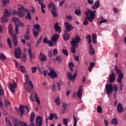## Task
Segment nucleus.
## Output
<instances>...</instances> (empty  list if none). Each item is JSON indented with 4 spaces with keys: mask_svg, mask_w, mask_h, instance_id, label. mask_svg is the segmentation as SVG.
<instances>
[{
    "mask_svg": "<svg viewBox=\"0 0 126 126\" xmlns=\"http://www.w3.org/2000/svg\"><path fill=\"white\" fill-rule=\"evenodd\" d=\"M100 7V1L97 0L96 2H95L94 3L92 6L93 9H97Z\"/></svg>",
    "mask_w": 126,
    "mask_h": 126,
    "instance_id": "18",
    "label": "nucleus"
},
{
    "mask_svg": "<svg viewBox=\"0 0 126 126\" xmlns=\"http://www.w3.org/2000/svg\"><path fill=\"white\" fill-rule=\"evenodd\" d=\"M13 123L14 126H28L27 124H26L24 122H21L16 119L13 120Z\"/></svg>",
    "mask_w": 126,
    "mask_h": 126,
    "instance_id": "8",
    "label": "nucleus"
},
{
    "mask_svg": "<svg viewBox=\"0 0 126 126\" xmlns=\"http://www.w3.org/2000/svg\"><path fill=\"white\" fill-rule=\"evenodd\" d=\"M92 41L94 44L97 43V35L95 33H94L92 35Z\"/></svg>",
    "mask_w": 126,
    "mask_h": 126,
    "instance_id": "29",
    "label": "nucleus"
},
{
    "mask_svg": "<svg viewBox=\"0 0 126 126\" xmlns=\"http://www.w3.org/2000/svg\"><path fill=\"white\" fill-rule=\"evenodd\" d=\"M26 19H29V20H31V14H30V13H28L27 15L26 16Z\"/></svg>",
    "mask_w": 126,
    "mask_h": 126,
    "instance_id": "53",
    "label": "nucleus"
},
{
    "mask_svg": "<svg viewBox=\"0 0 126 126\" xmlns=\"http://www.w3.org/2000/svg\"><path fill=\"white\" fill-rule=\"evenodd\" d=\"M124 77V75H119L117 79V82H118V83H122V81H123V78Z\"/></svg>",
    "mask_w": 126,
    "mask_h": 126,
    "instance_id": "28",
    "label": "nucleus"
},
{
    "mask_svg": "<svg viewBox=\"0 0 126 126\" xmlns=\"http://www.w3.org/2000/svg\"><path fill=\"white\" fill-rule=\"evenodd\" d=\"M49 76L51 77V78H56V77H58V74L55 71V69H52L50 70V72L48 73Z\"/></svg>",
    "mask_w": 126,
    "mask_h": 126,
    "instance_id": "11",
    "label": "nucleus"
},
{
    "mask_svg": "<svg viewBox=\"0 0 126 126\" xmlns=\"http://www.w3.org/2000/svg\"><path fill=\"white\" fill-rule=\"evenodd\" d=\"M95 66V63H91L90 67H88L89 71L91 72L92 71V69H93V67Z\"/></svg>",
    "mask_w": 126,
    "mask_h": 126,
    "instance_id": "38",
    "label": "nucleus"
},
{
    "mask_svg": "<svg viewBox=\"0 0 126 126\" xmlns=\"http://www.w3.org/2000/svg\"><path fill=\"white\" fill-rule=\"evenodd\" d=\"M59 38H60V35H59L58 33H55L52 36L51 40L53 41L54 43H56V42L59 40Z\"/></svg>",
    "mask_w": 126,
    "mask_h": 126,
    "instance_id": "17",
    "label": "nucleus"
},
{
    "mask_svg": "<svg viewBox=\"0 0 126 126\" xmlns=\"http://www.w3.org/2000/svg\"><path fill=\"white\" fill-rule=\"evenodd\" d=\"M26 59H27V55L24 53L22 56V60L23 63H25V62H26Z\"/></svg>",
    "mask_w": 126,
    "mask_h": 126,
    "instance_id": "39",
    "label": "nucleus"
},
{
    "mask_svg": "<svg viewBox=\"0 0 126 126\" xmlns=\"http://www.w3.org/2000/svg\"><path fill=\"white\" fill-rule=\"evenodd\" d=\"M63 38L65 41L69 40V34H68V33H64Z\"/></svg>",
    "mask_w": 126,
    "mask_h": 126,
    "instance_id": "37",
    "label": "nucleus"
},
{
    "mask_svg": "<svg viewBox=\"0 0 126 126\" xmlns=\"http://www.w3.org/2000/svg\"><path fill=\"white\" fill-rule=\"evenodd\" d=\"M13 28H12V25L10 24L9 25V28H8V31H9V33L10 34V37H12L15 35V34H14L13 32Z\"/></svg>",
    "mask_w": 126,
    "mask_h": 126,
    "instance_id": "20",
    "label": "nucleus"
},
{
    "mask_svg": "<svg viewBox=\"0 0 126 126\" xmlns=\"http://www.w3.org/2000/svg\"><path fill=\"white\" fill-rule=\"evenodd\" d=\"M10 0H1L3 6H6L9 3Z\"/></svg>",
    "mask_w": 126,
    "mask_h": 126,
    "instance_id": "35",
    "label": "nucleus"
},
{
    "mask_svg": "<svg viewBox=\"0 0 126 126\" xmlns=\"http://www.w3.org/2000/svg\"><path fill=\"white\" fill-rule=\"evenodd\" d=\"M74 13L76 15H80V14H81V11L78 9H76L74 11Z\"/></svg>",
    "mask_w": 126,
    "mask_h": 126,
    "instance_id": "50",
    "label": "nucleus"
},
{
    "mask_svg": "<svg viewBox=\"0 0 126 126\" xmlns=\"http://www.w3.org/2000/svg\"><path fill=\"white\" fill-rule=\"evenodd\" d=\"M48 70H45L43 71V72H42V73H43V74H44V76H47V75H48Z\"/></svg>",
    "mask_w": 126,
    "mask_h": 126,
    "instance_id": "64",
    "label": "nucleus"
},
{
    "mask_svg": "<svg viewBox=\"0 0 126 126\" xmlns=\"http://www.w3.org/2000/svg\"><path fill=\"white\" fill-rule=\"evenodd\" d=\"M4 16H5L6 17H9L10 15H11V12L8 11V9H5L4 11Z\"/></svg>",
    "mask_w": 126,
    "mask_h": 126,
    "instance_id": "26",
    "label": "nucleus"
},
{
    "mask_svg": "<svg viewBox=\"0 0 126 126\" xmlns=\"http://www.w3.org/2000/svg\"><path fill=\"white\" fill-rule=\"evenodd\" d=\"M70 50H71V52L72 53V54H74V53H75V52H76V49H75V47H71L70 48Z\"/></svg>",
    "mask_w": 126,
    "mask_h": 126,
    "instance_id": "56",
    "label": "nucleus"
},
{
    "mask_svg": "<svg viewBox=\"0 0 126 126\" xmlns=\"http://www.w3.org/2000/svg\"><path fill=\"white\" fill-rule=\"evenodd\" d=\"M19 110L21 113V117H23V114H24V107L23 105L19 107Z\"/></svg>",
    "mask_w": 126,
    "mask_h": 126,
    "instance_id": "32",
    "label": "nucleus"
},
{
    "mask_svg": "<svg viewBox=\"0 0 126 126\" xmlns=\"http://www.w3.org/2000/svg\"><path fill=\"white\" fill-rule=\"evenodd\" d=\"M17 87V84L15 81L13 82V84H9L8 85V88L9 90L12 92V93H14L15 92V88Z\"/></svg>",
    "mask_w": 126,
    "mask_h": 126,
    "instance_id": "6",
    "label": "nucleus"
},
{
    "mask_svg": "<svg viewBox=\"0 0 126 126\" xmlns=\"http://www.w3.org/2000/svg\"><path fill=\"white\" fill-rule=\"evenodd\" d=\"M54 114H53V113L50 114L48 118V119L50 121H53V120H54Z\"/></svg>",
    "mask_w": 126,
    "mask_h": 126,
    "instance_id": "54",
    "label": "nucleus"
},
{
    "mask_svg": "<svg viewBox=\"0 0 126 126\" xmlns=\"http://www.w3.org/2000/svg\"><path fill=\"white\" fill-rule=\"evenodd\" d=\"M4 104H5V106L7 107L8 106H10V102H9V100H8L6 99H4Z\"/></svg>",
    "mask_w": 126,
    "mask_h": 126,
    "instance_id": "45",
    "label": "nucleus"
},
{
    "mask_svg": "<svg viewBox=\"0 0 126 126\" xmlns=\"http://www.w3.org/2000/svg\"><path fill=\"white\" fill-rule=\"evenodd\" d=\"M97 111L98 113L101 114V113H102V107H101L100 105L98 106L97 108Z\"/></svg>",
    "mask_w": 126,
    "mask_h": 126,
    "instance_id": "51",
    "label": "nucleus"
},
{
    "mask_svg": "<svg viewBox=\"0 0 126 126\" xmlns=\"http://www.w3.org/2000/svg\"><path fill=\"white\" fill-rule=\"evenodd\" d=\"M63 124L65 126H68L67 124H68V120L66 119H63Z\"/></svg>",
    "mask_w": 126,
    "mask_h": 126,
    "instance_id": "49",
    "label": "nucleus"
},
{
    "mask_svg": "<svg viewBox=\"0 0 126 126\" xmlns=\"http://www.w3.org/2000/svg\"><path fill=\"white\" fill-rule=\"evenodd\" d=\"M48 7L49 9H51L52 13L54 17H57L58 16V13H57V7L54 4L53 2H51L48 5Z\"/></svg>",
    "mask_w": 126,
    "mask_h": 126,
    "instance_id": "5",
    "label": "nucleus"
},
{
    "mask_svg": "<svg viewBox=\"0 0 126 126\" xmlns=\"http://www.w3.org/2000/svg\"><path fill=\"white\" fill-rule=\"evenodd\" d=\"M15 25V32L17 34V35H19V31L18 30V26H21V27H23L24 26V24L22 23V22H20L19 21V22H18V24H16Z\"/></svg>",
    "mask_w": 126,
    "mask_h": 126,
    "instance_id": "13",
    "label": "nucleus"
},
{
    "mask_svg": "<svg viewBox=\"0 0 126 126\" xmlns=\"http://www.w3.org/2000/svg\"><path fill=\"white\" fill-rule=\"evenodd\" d=\"M116 72L117 73H118V74H119V75H121V74L123 75V72H122V70L121 69L117 70Z\"/></svg>",
    "mask_w": 126,
    "mask_h": 126,
    "instance_id": "61",
    "label": "nucleus"
},
{
    "mask_svg": "<svg viewBox=\"0 0 126 126\" xmlns=\"http://www.w3.org/2000/svg\"><path fill=\"white\" fill-rule=\"evenodd\" d=\"M105 88L107 91V94L109 97H110L109 95L110 94H112V93L113 92V85L112 84H106L105 86Z\"/></svg>",
    "mask_w": 126,
    "mask_h": 126,
    "instance_id": "7",
    "label": "nucleus"
},
{
    "mask_svg": "<svg viewBox=\"0 0 126 126\" xmlns=\"http://www.w3.org/2000/svg\"><path fill=\"white\" fill-rule=\"evenodd\" d=\"M68 66L71 71H73V66H74V64H73L72 62H71L68 64Z\"/></svg>",
    "mask_w": 126,
    "mask_h": 126,
    "instance_id": "42",
    "label": "nucleus"
},
{
    "mask_svg": "<svg viewBox=\"0 0 126 126\" xmlns=\"http://www.w3.org/2000/svg\"><path fill=\"white\" fill-rule=\"evenodd\" d=\"M77 76V75L76 74V73H75L73 75L72 73L70 72H68L67 73L68 79H69V80H71L72 82H74V80H75V77H76Z\"/></svg>",
    "mask_w": 126,
    "mask_h": 126,
    "instance_id": "9",
    "label": "nucleus"
},
{
    "mask_svg": "<svg viewBox=\"0 0 126 126\" xmlns=\"http://www.w3.org/2000/svg\"><path fill=\"white\" fill-rule=\"evenodd\" d=\"M55 104L57 106H60L61 105V99L60 97H58L55 99Z\"/></svg>",
    "mask_w": 126,
    "mask_h": 126,
    "instance_id": "33",
    "label": "nucleus"
},
{
    "mask_svg": "<svg viewBox=\"0 0 126 126\" xmlns=\"http://www.w3.org/2000/svg\"><path fill=\"white\" fill-rule=\"evenodd\" d=\"M1 21L2 23H5V22L8 21V19H7V17L3 15L1 18Z\"/></svg>",
    "mask_w": 126,
    "mask_h": 126,
    "instance_id": "30",
    "label": "nucleus"
},
{
    "mask_svg": "<svg viewBox=\"0 0 126 126\" xmlns=\"http://www.w3.org/2000/svg\"><path fill=\"white\" fill-rule=\"evenodd\" d=\"M66 19L67 21H70L72 19V16L71 15H67L66 16Z\"/></svg>",
    "mask_w": 126,
    "mask_h": 126,
    "instance_id": "55",
    "label": "nucleus"
},
{
    "mask_svg": "<svg viewBox=\"0 0 126 126\" xmlns=\"http://www.w3.org/2000/svg\"><path fill=\"white\" fill-rule=\"evenodd\" d=\"M14 56L16 59H20L21 57V50H20L19 47H17L15 49Z\"/></svg>",
    "mask_w": 126,
    "mask_h": 126,
    "instance_id": "10",
    "label": "nucleus"
},
{
    "mask_svg": "<svg viewBox=\"0 0 126 126\" xmlns=\"http://www.w3.org/2000/svg\"><path fill=\"white\" fill-rule=\"evenodd\" d=\"M20 70L21 71V72H25V67H24L23 65H20L19 67Z\"/></svg>",
    "mask_w": 126,
    "mask_h": 126,
    "instance_id": "48",
    "label": "nucleus"
},
{
    "mask_svg": "<svg viewBox=\"0 0 126 126\" xmlns=\"http://www.w3.org/2000/svg\"><path fill=\"white\" fill-rule=\"evenodd\" d=\"M54 29L59 33L62 32V28L59 26V23L56 22L54 25Z\"/></svg>",
    "mask_w": 126,
    "mask_h": 126,
    "instance_id": "19",
    "label": "nucleus"
},
{
    "mask_svg": "<svg viewBox=\"0 0 126 126\" xmlns=\"http://www.w3.org/2000/svg\"><path fill=\"white\" fill-rule=\"evenodd\" d=\"M53 54L54 56H57V55H58V50L57 49H54L53 50Z\"/></svg>",
    "mask_w": 126,
    "mask_h": 126,
    "instance_id": "59",
    "label": "nucleus"
},
{
    "mask_svg": "<svg viewBox=\"0 0 126 126\" xmlns=\"http://www.w3.org/2000/svg\"><path fill=\"white\" fill-rule=\"evenodd\" d=\"M12 21H13V22H15V25L16 23H18V22H19V18L14 17L12 18Z\"/></svg>",
    "mask_w": 126,
    "mask_h": 126,
    "instance_id": "41",
    "label": "nucleus"
},
{
    "mask_svg": "<svg viewBox=\"0 0 126 126\" xmlns=\"http://www.w3.org/2000/svg\"><path fill=\"white\" fill-rule=\"evenodd\" d=\"M39 59L40 62H45L47 60V57L42 52H40V55L39 56Z\"/></svg>",
    "mask_w": 126,
    "mask_h": 126,
    "instance_id": "16",
    "label": "nucleus"
},
{
    "mask_svg": "<svg viewBox=\"0 0 126 126\" xmlns=\"http://www.w3.org/2000/svg\"><path fill=\"white\" fill-rule=\"evenodd\" d=\"M25 81L26 82L24 83V86L27 90L29 93H31L32 90H33V88H34V86H33V84L31 81H29V77L28 76V74H26L25 77Z\"/></svg>",
    "mask_w": 126,
    "mask_h": 126,
    "instance_id": "2",
    "label": "nucleus"
},
{
    "mask_svg": "<svg viewBox=\"0 0 126 126\" xmlns=\"http://www.w3.org/2000/svg\"><path fill=\"white\" fill-rule=\"evenodd\" d=\"M25 39L26 40H29L30 37H29V34L28 33H25Z\"/></svg>",
    "mask_w": 126,
    "mask_h": 126,
    "instance_id": "62",
    "label": "nucleus"
},
{
    "mask_svg": "<svg viewBox=\"0 0 126 126\" xmlns=\"http://www.w3.org/2000/svg\"><path fill=\"white\" fill-rule=\"evenodd\" d=\"M33 28L34 30H36L37 31H41V27L39 25V24H35L33 26Z\"/></svg>",
    "mask_w": 126,
    "mask_h": 126,
    "instance_id": "31",
    "label": "nucleus"
},
{
    "mask_svg": "<svg viewBox=\"0 0 126 126\" xmlns=\"http://www.w3.org/2000/svg\"><path fill=\"white\" fill-rule=\"evenodd\" d=\"M81 41V38L79 36L76 35L75 36V39H73L71 42V46H73V47H75V48H78V46L77 45V44H79L80 43V41Z\"/></svg>",
    "mask_w": 126,
    "mask_h": 126,
    "instance_id": "3",
    "label": "nucleus"
},
{
    "mask_svg": "<svg viewBox=\"0 0 126 126\" xmlns=\"http://www.w3.org/2000/svg\"><path fill=\"white\" fill-rule=\"evenodd\" d=\"M32 32H33V35L34 37H37L38 35H39V32H40L39 31H36L35 29L32 30Z\"/></svg>",
    "mask_w": 126,
    "mask_h": 126,
    "instance_id": "40",
    "label": "nucleus"
},
{
    "mask_svg": "<svg viewBox=\"0 0 126 126\" xmlns=\"http://www.w3.org/2000/svg\"><path fill=\"white\" fill-rule=\"evenodd\" d=\"M125 109H124V107H123V104L122 103H119L118 104L117 106V111L119 114H122L123 112H124Z\"/></svg>",
    "mask_w": 126,
    "mask_h": 126,
    "instance_id": "12",
    "label": "nucleus"
},
{
    "mask_svg": "<svg viewBox=\"0 0 126 126\" xmlns=\"http://www.w3.org/2000/svg\"><path fill=\"white\" fill-rule=\"evenodd\" d=\"M89 52L91 56H93L95 54V50L93 48V46L91 44L89 46Z\"/></svg>",
    "mask_w": 126,
    "mask_h": 126,
    "instance_id": "24",
    "label": "nucleus"
},
{
    "mask_svg": "<svg viewBox=\"0 0 126 126\" xmlns=\"http://www.w3.org/2000/svg\"><path fill=\"white\" fill-rule=\"evenodd\" d=\"M50 40H48V37H44L43 39V43L45 44H48Z\"/></svg>",
    "mask_w": 126,
    "mask_h": 126,
    "instance_id": "58",
    "label": "nucleus"
},
{
    "mask_svg": "<svg viewBox=\"0 0 126 126\" xmlns=\"http://www.w3.org/2000/svg\"><path fill=\"white\" fill-rule=\"evenodd\" d=\"M34 97L35 99V101L37 103L38 105H40V99H39V96H38V94L36 92H33L31 94L30 99L32 101V102H34Z\"/></svg>",
    "mask_w": 126,
    "mask_h": 126,
    "instance_id": "4",
    "label": "nucleus"
},
{
    "mask_svg": "<svg viewBox=\"0 0 126 126\" xmlns=\"http://www.w3.org/2000/svg\"><path fill=\"white\" fill-rule=\"evenodd\" d=\"M32 73H35L36 72V71L37 70V67H32L31 68Z\"/></svg>",
    "mask_w": 126,
    "mask_h": 126,
    "instance_id": "57",
    "label": "nucleus"
},
{
    "mask_svg": "<svg viewBox=\"0 0 126 126\" xmlns=\"http://www.w3.org/2000/svg\"><path fill=\"white\" fill-rule=\"evenodd\" d=\"M28 55L31 60H32L35 58V54L32 53V50L31 48H29L28 50Z\"/></svg>",
    "mask_w": 126,
    "mask_h": 126,
    "instance_id": "22",
    "label": "nucleus"
},
{
    "mask_svg": "<svg viewBox=\"0 0 126 126\" xmlns=\"http://www.w3.org/2000/svg\"><path fill=\"white\" fill-rule=\"evenodd\" d=\"M11 37L12 38L14 45L15 47H16V46L18 45V41H17V37H16V34H14L13 36Z\"/></svg>",
    "mask_w": 126,
    "mask_h": 126,
    "instance_id": "23",
    "label": "nucleus"
},
{
    "mask_svg": "<svg viewBox=\"0 0 126 126\" xmlns=\"http://www.w3.org/2000/svg\"><path fill=\"white\" fill-rule=\"evenodd\" d=\"M34 119H35V113H34V112H32L31 114V120H30L31 123H32L33 122Z\"/></svg>",
    "mask_w": 126,
    "mask_h": 126,
    "instance_id": "43",
    "label": "nucleus"
},
{
    "mask_svg": "<svg viewBox=\"0 0 126 126\" xmlns=\"http://www.w3.org/2000/svg\"><path fill=\"white\" fill-rule=\"evenodd\" d=\"M77 96L79 99L81 98L82 97V90L81 89V86L79 87V90H78Z\"/></svg>",
    "mask_w": 126,
    "mask_h": 126,
    "instance_id": "25",
    "label": "nucleus"
},
{
    "mask_svg": "<svg viewBox=\"0 0 126 126\" xmlns=\"http://www.w3.org/2000/svg\"><path fill=\"white\" fill-rule=\"evenodd\" d=\"M64 26L65 29L68 31H71V30L73 29V27H72V26L71 24H69V23L67 22L64 24Z\"/></svg>",
    "mask_w": 126,
    "mask_h": 126,
    "instance_id": "14",
    "label": "nucleus"
},
{
    "mask_svg": "<svg viewBox=\"0 0 126 126\" xmlns=\"http://www.w3.org/2000/svg\"><path fill=\"white\" fill-rule=\"evenodd\" d=\"M62 53H63V54L66 56H68V52L65 49H63Z\"/></svg>",
    "mask_w": 126,
    "mask_h": 126,
    "instance_id": "52",
    "label": "nucleus"
},
{
    "mask_svg": "<svg viewBox=\"0 0 126 126\" xmlns=\"http://www.w3.org/2000/svg\"><path fill=\"white\" fill-rule=\"evenodd\" d=\"M113 90L115 93H118V90H119V87H118V85L117 84H114L113 86Z\"/></svg>",
    "mask_w": 126,
    "mask_h": 126,
    "instance_id": "36",
    "label": "nucleus"
},
{
    "mask_svg": "<svg viewBox=\"0 0 126 126\" xmlns=\"http://www.w3.org/2000/svg\"><path fill=\"white\" fill-rule=\"evenodd\" d=\"M102 23H107V20L104 19L103 17H101L100 21H98L99 25H101Z\"/></svg>",
    "mask_w": 126,
    "mask_h": 126,
    "instance_id": "34",
    "label": "nucleus"
},
{
    "mask_svg": "<svg viewBox=\"0 0 126 126\" xmlns=\"http://www.w3.org/2000/svg\"><path fill=\"white\" fill-rule=\"evenodd\" d=\"M0 60H1V61H4L5 60V55L2 52H1L0 54Z\"/></svg>",
    "mask_w": 126,
    "mask_h": 126,
    "instance_id": "44",
    "label": "nucleus"
},
{
    "mask_svg": "<svg viewBox=\"0 0 126 126\" xmlns=\"http://www.w3.org/2000/svg\"><path fill=\"white\" fill-rule=\"evenodd\" d=\"M7 43L9 46L10 48H12V45H11V41L10 40V38H9V37L7 38Z\"/></svg>",
    "mask_w": 126,
    "mask_h": 126,
    "instance_id": "47",
    "label": "nucleus"
},
{
    "mask_svg": "<svg viewBox=\"0 0 126 126\" xmlns=\"http://www.w3.org/2000/svg\"><path fill=\"white\" fill-rule=\"evenodd\" d=\"M41 41H42V37H40L36 42V47H38V46H39V44L41 43Z\"/></svg>",
    "mask_w": 126,
    "mask_h": 126,
    "instance_id": "60",
    "label": "nucleus"
},
{
    "mask_svg": "<svg viewBox=\"0 0 126 126\" xmlns=\"http://www.w3.org/2000/svg\"><path fill=\"white\" fill-rule=\"evenodd\" d=\"M56 60L58 61V62H62V57L58 56L56 58Z\"/></svg>",
    "mask_w": 126,
    "mask_h": 126,
    "instance_id": "63",
    "label": "nucleus"
},
{
    "mask_svg": "<svg viewBox=\"0 0 126 126\" xmlns=\"http://www.w3.org/2000/svg\"><path fill=\"white\" fill-rule=\"evenodd\" d=\"M13 14L17 15L19 17H23L25 16V13H21V12H18L16 10H14L12 12Z\"/></svg>",
    "mask_w": 126,
    "mask_h": 126,
    "instance_id": "21",
    "label": "nucleus"
},
{
    "mask_svg": "<svg viewBox=\"0 0 126 126\" xmlns=\"http://www.w3.org/2000/svg\"><path fill=\"white\" fill-rule=\"evenodd\" d=\"M87 17H85L83 22V24L85 26L88 25L90 22H92L94 19H95V14L96 13V10H91L90 9L87 10L85 12Z\"/></svg>",
    "mask_w": 126,
    "mask_h": 126,
    "instance_id": "1",
    "label": "nucleus"
},
{
    "mask_svg": "<svg viewBox=\"0 0 126 126\" xmlns=\"http://www.w3.org/2000/svg\"><path fill=\"white\" fill-rule=\"evenodd\" d=\"M111 123L113 124V125H115V126H117V125H118V120H117L116 118L113 119L111 121Z\"/></svg>",
    "mask_w": 126,
    "mask_h": 126,
    "instance_id": "46",
    "label": "nucleus"
},
{
    "mask_svg": "<svg viewBox=\"0 0 126 126\" xmlns=\"http://www.w3.org/2000/svg\"><path fill=\"white\" fill-rule=\"evenodd\" d=\"M17 8L19 10V12H20L21 13H24V12H23L24 11V7L22 6V5H18Z\"/></svg>",
    "mask_w": 126,
    "mask_h": 126,
    "instance_id": "27",
    "label": "nucleus"
},
{
    "mask_svg": "<svg viewBox=\"0 0 126 126\" xmlns=\"http://www.w3.org/2000/svg\"><path fill=\"white\" fill-rule=\"evenodd\" d=\"M116 80V74L112 72L111 74L109 76V82L112 83V82H114Z\"/></svg>",
    "mask_w": 126,
    "mask_h": 126,
    "instance_id": "15",
    "label": "nucleus"
}]
</instances>
